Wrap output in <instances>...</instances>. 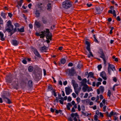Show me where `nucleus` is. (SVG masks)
<instances>
[{
	"instance_id": "1",
	"label": "nucleus",
	"mask_w": 121,
	"mask_h": 121,
	"mask_svg": "<svg viewBox=\"0 0 121 121\" xmlns=\"http://www.w3.org/2000/svg\"><path fill=\"white\" fill-rule=\"evenodd\" d=\"M10 96V94L9 92H5L3 94L1 97L6 102V103L9 104L12 103L10 100L8 98V97Z\"/></svg>"
},
{
	"instance_id": "2",
	"label": "nucleus",
	"mask_w": 121,
	"mask_h": 121,
	"mask_svg": "<svg viewBox=\"0 0 121 121\" xmlns=\"http://www.w3.org/2000/svg\"><path fill=\"white\" fill-rule=\"evenodd\" d=\"M98 53L100 55V57L103 59L104 64H106V60L108 59V57L105 56L103 51L101 48L99 49Z\"/></svg>"
},
{
	"instance_id": "3",
	"label": "nucleus",
	"mask_w": 121,
	"mask_h": 121,
	"mask_svg": "<svg viewBox=\"0 0 121 121\" xmlns=\"http://www.w3.org/2000/svg\"><path fill=\"white\" fill-rule=\"evenodd\" d=\"M62 6L64 8L68 9L71 6L72 4L70 0H66L63 2Z\"/></svg>"
},
{
	"instance_id": "4",
	"label": "nucleus",
	"mask_w": 121,
	"mask_h": 121,
	"mask_svg": "<svg viewBox=\"0 0 121 121\" xmlns=\"http://www.w3.org/2000/svg\"><path fill=\"white\" fill-rule=\"evenodd\" d=\"M8 28L6 29V31L9 32H11L13 29V26L12 24V23L10 20H9L7 23Z\"/></svg>"
},
{
	"instance_id": "5",
	"label": "nucleus",
	"mask_w": 121,
	"mask_h": 121,
	"mask_svg": "<svg viewBox=\"0 0 121 121\" xmlns=\"http://www.w3.org/2000/svg\"><path fill=\"white\" fill-rule=\"evenodd\" d=\"M108 71L109 75L111 74V70L113 71H116L115 66L112 65L110 64V63H108Z\"/></svg>"
},
{
	"instance_id": "6",
	"label": "nucleus",
	"mask_w": 121,
	"mask_h": 121,
	"mask_svg": "<svg viewBox=\"0 0 121 121\" xmlns=\"http://www.w3.org/2000/svg\"><path fill=\"white\" fill-rule=\"evenodd\" d=\"M49 31V29H47L45 31H45L46 32V38L47 39H50L51 40L52 35L51 33H50Z\"/></svg>"
},
{
	"instance_id": "7",
	"label": "nucleus",
	"mask_w": 121,
	"mask_h": 121,
	"mask_svg": "<svg viewBox=\"0 0 121 121\" xmlns=\"http://www.w3.org/2000/svg\"><path fill=\"white\" fill-rule=\"evenodd\" d=\"M31 48L32 51L36 56L39 58L41 57V55L37 49L33 47H31Z\"/></svg>"
},
{
	"instance_id": "8",
	"label": "nucleus",
	"mask_w": 121,
	"mask_h": 121,
	"mask_svg": "<svg viewBox=\"0 0 121 121\" xmlns=\"http://www.w3.org/2000/svg\"><path fill=\"white\" fill-rule=\"evenodd\" d=\"M68 70L70 75L71 76H73L75 70L74 68L72 67L71 69H68Z\"/></svg>"
},
{
	"instance_id": "9",
	"label": "nucleus",
	"mask_w": 121,
	"mask_h": 121,
	"mask_svg": "<svg viewBox=\"0 0 121 121\" xmlns=\"http://www.w3.org/2000/svg\"><path fill=\"white\" fill-rule=\"evenodd\" d=\"M72 89H70L69 87L68 86L65 88V91L67 95H69L70 94V92H72Z\"/></svg>"
},
{
	"instance_id": "10",
	"label": "nucleus",
	"mask_w": 121,
	"mask_h": 121,
	"mask_svg": "<svg viewBox=\"0 0 121 121\" xmlns=\"http://www.w3.org/2000/svg\"><path fill=\"white\" fill-rule=\"evenodd\" d=\"M72 82L73 85V87L74 90H75L76 88L78 86V85L76 82L74 80H72Z\"/></svg>"
},
{
	"instance_id": "11",
	"label": "nucleus",
	"mask_w": 121,
	"mask_h": 121,
	"mask_svg": "<svg viewBox=\"0 0 121 121\" xmlns=\"http://www.w3.org/2000/svg\"><path fill=\"white\" fill-rule=\"evenodd\" d=\"M87 80L86 78H84L83 79L82 81L81 82L82 86H86L87 87V85L86 84Z\"/></svg>"
},
{
	"instance_id": "12",
	"label": "nucleus",
	"mask_w": 121,
	"mask_h": 121,
	"mask_svg": "<svg viewBox=\"0 0 121 121\" xmlns=\"http://www.w3.org/2000/svg\"><path fill=\"white\" fill-rule=\"evenodd\" d=\"M6 80L7 82L8 83H11L12 80V78L10 76L7 75Z\"/></svg>"
},
{
	"instance_id": "13",
	"label": "nucleus",
	"mask_w": 121,
	"mask_h": 121,
	"mask_svg": "<svg viewBox=\"0 0 121 121\" xmlns=\"http://www.w3.org/2000/svg\"><path fill=\"white\" fill-rule=\"evenodd\" d=\"M95 9L96 10V13L97 14H100L102 11L99 7H96Z\"/></svg>"
},
{
	"instance_id": "14",
	"label": "nucleus",
	"mask_w": 121,
	"mask_h": 121,
	"mask_svg": "<svg viewBox=\"0 0 121 121\" xmlns=\"http://www.w3.org/2000/svg\"><path fill=\"white\" fill-rule=\"evenodd\" d=\"M105 114L108 117H109L111 118L112 116L114 114V112L113 111H112L110 112V114H109L108 112H105Z\"/></svg>"
},
{
	"instance_id": "15",
	"label": "nucleus",
	"mask_w": 121,
	"mask_h": 121,
	"mask_svg": "<svg viewBox=\"0 0 121 121\" xmlns=\"http://www.w3.org/2000/svg\"><path fill=\"white\" fill-rule=\"evenodd\" d=\"M85 44L87 45V46L86 47V49L87 50H89L90 49V43L87 41H86Z\"/></svg>"
},
{
	"instance_id": "16",
	"label": "nucleus",
	"mask_w": 121,
	"mask_h": 121,
	"mask_svg": "<svg viewBox=\"0 0 121 121\" xmlns=\"http://www.w3.org/2000/svg\"><path fill=\"white\" fill-rule=\"evenodd\" d=\"M12 44L15 46H16L17 45L19 44V42L17 40H16L13 39L12 41Z\"/></svg>"
},
{
	"instance_id": "17",
	"label": "nucleus",
	"mask_w": 121,
	"mask_h": 121,
	"mask_svg": "<svg viewBox=\"0 0 121 121\" xmlns=\"http://www.w3.org/2000/svg\"><path fill=\"white\" fill-rule=\"evenodd\" d=\"M46 32L45 31H42L41 33V34H40V38H43L45 37L46 36Z\"/></svg>"
},
{
	"instance_id": "18",
	"label": "nucleus",
	"mask_w": 121,
	"mask_h": 121,
	"mask_svg": "<svg viewBox=\"0 0 121 121\" xmlns=\"http://www.w3.org/2000/svg\"><path fill=\"white\" fill-rule=\"evenodd\" d=\"M48 49V47H46V46H44L43 47H42L41 49V51L42 52H46V51Z\"/></svg>"
},
{
	"instance_id": "19",
	"label": "nucleus",
	"mask_w": 121,
	"mask_h": 121,
	"mask_svg": "<svg viewBox=\"0 0 121 121\" xmlns=\"http://www.w3.org/2000/svg\"><path fill=\"white\" fill-rule=\"evenodd\" d=\"M35 24L36 26L38 28H39L41 26V24L39 22H38L36 20L35 21Z\"/></svg>"
},
{
	"instance_id": "20",
	"label": "nucleus",
	"mask_w": 121,
	"mask_h": 121,
	"mask_svg": "<svg viewBox=\"0 0 121 121\" xmlns=\"http://www.w3.org/2000/svg\"><path fill=\"white\" fill-rule=\"evenodd\" d=\"M18 31L20 32H24V26H22L20 29L18 28L17 29Z\"/></svg>"
},
{
	"instance_id": "21",
	"label": "nucleus",
	"mask_w": 121,
	"mask_h": 121,
	"mask_svg": "<svg viewBox=\"0 0 121 121\" xmlns=\"http://www.w3.org/2000/svg\"><path fill=\"white\" fill-rule=\"evenodd\" d=\"M70 116L72 118H73L74 116H75L78 118V117H79V115L77 113H72L71 114Z\"/></svg>"
},
{
	"instance_id": "22",
	"label": "nucleus",
	"mask_w": 121,
	"mask_h": 121,
	"mask_svg": "<svg viewBox=\"0 0 121 121\" xmlns=\"http://www.w3.org/2000/svg\"><path fill=\"white\" fill-rule=\"evenodd\" d=\"M102 93L104 92V87L102 86H100L99 89Z\"/></svg>"
},
{
	"instance_id": "23",
	"label": "nucleus",
	"mask_w": 121,
	"mask_h": 121,
	"mask_svg": "<svg viewBox=\"0 0 121 121\" xmlns=\"http://www.w3.org/2000/svg\"><path fill=\"white\" fill-rule=\"evenodd\" d=\"M0 36L1 40L3 41L4 40V34L2 32H0Z\"/></svg>"
},
{
	"instance_id": "24",
	"label": "nucleus",
	"mask_w": 121,
	"mask_h": 121,
	"mask_svg": "<svg viewBox=\"0 0 121 121\" xmlns=\"http://www.w3.org/2000/svg\"><path fill=\"white\" fill-rule=\"evenodd\" d=\"M72 105L70 103H68V104L66 105L67 108V109L68 110H70V107H72Z\"/></svg>"
},
{
	"instance_id": "25",
	"label": "nucleus",
	"mask_w": 121,
	"mask_h": 121,
	"mask_svg": "<svg viewBox=\"0 0 121 121\" xmlns=\"http://www.w3.org/2000/svg\"><path fill=\"white\" fill-rule=\"evenodd\" d=\"M47 6L48 10H50L52 8V5H51V3H49L48 4Z\"/></svg>"
},
{
	"instance_id": "26",
	"label": "nucleus",
	"mask_w": 121,
	"mask_h": 121,
	"mask_svg": "<svg viewBox=\"0 0 121 121\" xmlns=\"http://www.w3.org/2000/svg\"><path fill=\"white\" fill-rule=\"evenodd\" d=\"M28 85L30 87H31L33 85V82L32 80H30L28 82Z\"/></svg>"
},
{
	"instance_id": "27",
	"label": "nucleus",
	"mask_w": 121,
	"mask_h": 121,
	"mask_svg": "<svg viewBox=\"0 0 121 121\" xmlns=\"http://www.w3.org/2000/svg\"><path fill=\"white\" fill-rule=\"evenodd\" d=\"M42 21L43 23L44 24L46 23L47 22V19L43 17L42 18Z\"/></svg>"
},
{
	"instance_id": "28",
	"label": "nucleus",
	"mask_w": 121,
	"mask_h": 121,
	"mask_svg": "<svg viewBox=\"0 0 121 121\" xmlns=\"http://www.w3.org/2000/svg\"><path fill=\"white\" fill-rule=\"evenodd\" d=\"M35 14L36 15V16L37 17H39L40 15V13L39 12V11L36 10L35 12Z\"/></svg>"
},
{
	"instance_id": "29",
	"label": "nucleus",
	"mask_w": 121,
	"mask_h": 121,
	"mask_svg": "<svg viewBox=\"0 0 121 121\" xmlns=\"http://www.w3.org/2000/svg\"><path fill=\"white\" fill-rule=\"evenodd\" d=\"M6 14V13L2 12L1 13V15L4 19H5L6 18L5 15Z\"/></svg>"
},
{
	"instance_id": "30",
	"label": "nucleus",
	"mask_w": 121,
	"mask_h": 121,
	"mask_svg": "<svg viewBox=\"0 0 121 121\" xmlns=\"http://www.w3.org/2000/svg\"><path fill=\"white\" fill-rule=\"evenodd\" d=\"M100 76L101 77L104 76H106V74L105 72L104 71H103L101 73Z\"/></svg>"
},
{
	"instance_id": "31",
	"label": "nucleus",
	"mask_w": 121,
	"mask_h": 121,
	"mask_svg": "<svg viewBox=\"0 0 121 121\" xmlns=\"http://www.w3.org/2000/svg\"><path fill=\"white\" fill-rule=\"evenodd\" d=\"M84 87L82 88V90H83L84 92H85L86 90L88 88V86H87V87H86V86H83Z\"/></svg>"
},
{
	"instance_id": "32",
	"label": "nucleus",
	"mask_w": 121,
	"mask_h": 121,
	"mask_svg": "<svg viewBox=\"0 0 121 121\" xmlns=\"http://www.w3.org/2000/svg\"><path fill=\"white\" fill-rule=\"evenodd\" d=\"M94 74V73H92L91 72H89L88 75L87 76V78H88L89 77H91V76H93Z\"/></svg>"
},
{
	"instance_id": "33",
	"label": "nucleus",
	"mask_w": 121,
	"mask_h": 121,
	"mask_svg": "<svg viewBox=\"0 0 121 121\" xmlns=\"http://www.w3.org/2000/svg\"><path fill=\"white\" fill-rule=\"evenodd\" d=\"M48 88L49 91H51L52 90L53 88L52 86L51 85H49L48 86Z\"/></svg>"
},
{
	"instance_id": "34",
	"label": "nucleus",
	"mask_w": 121,
	"mask_h": 121,
	"mask_svg": "<svg viewBox=\"0 0 121 121\" xmlns=\"http://www.w3.org/2000/svg\"><path fill=\"white\" fill-rule=\"evenodd\" d=\"M66 62V60L65 59H62L60 60V62L62 64H64Z\"/></svg>"
},
{
	"instance_id": "35",
	"label": "nucleus",
	"mask_w": 121,
	"mask_h": 121,
	"mask_svg": "<svg viewBox=\"0 0 121 121\" xmlns=\"http://www.w3.org/2000/svg\"><path fill=\"white\" fill-rule=\"evenodd\" d=\"M33 67L32 66H30L28 68L29 71L30 72H31L33 70Z\"/></svg>"
},
{
	"instance_id": "36",
	"label": "nucleus",
	"mask_w": 121,
	"mask_h": 121,
	"mask_svg": "<svg viewBox=\"0 0 121 121\" xmlns=\"http://www.w3.org/2000/svg\"><path fill=\"white\" fill-rule=\"evenodd\" d=\"M82 114L85 116H88L89 115V114L88 113H85L83 112L82 111Z\"/></svg>"
},
{
	"instance_id": "37",
	"label": "nucleus",
	"mask_w": 121,
	"mask_h": 121,
	"mask_svg": "<svg viewBox=\"0 0 121 121\" xmlns=\"http://www.w3.org/2000/svg\"><path fill=\"white\" fill-rule=\"evenodd\" d=\"M82 64L79 63L77 66V67L78 68L80 69L82 67Z\"/></svg>"
},
{
	"instance_id": "38",
	"label": "nucleus",
	"mask_w": 121,
	"mask_h": 121,
	"mask_svg": "<svg viewBox=\"0 0 121 121\" xmlns=\"http://www.w3.org/2000/svg\"><path fill=\"white\" fill-rule=\"evenodd\" d=\"M14 25L15 27L17 28V27H19L20 26V25L18 23H15L14 24Z\"/></svg>"
},
{
	"instance_id": "39",
	"label": "nucleus",
	"mask_w": 121,
	"mask_h": 121,
	"mask_svg": "<svg viewBox=\"0 0 121 121\" xmlns=\"http://www.w3.org/2000/svg\"><path fill=\"white\" fill-rule=\"evenodd\" d=\"M111 91L110 90H108V92L107 94V95L109 96V97H110L111 94Z\"/></svg>"
},
{
	"instance_id": "40",
	"label": "nucleus",
	"mask_w": 121,
	"mask_h": 121,
	"mask_svg": "<svg viewBox=\"0 0 121 121\" xmlns=\"http://www.w3.org/2000/svg\"><path fill=\"white\" fill-rule=\"evenodd\" d=\"M98 116L96 115H95L94 116V120L95 121H97L98 120Z\"/></svg>"
},
{
	"instance_id": "41",
	"label": "nucleus",
	"mask_w": 121,
	"mask_h": 121,
	"mask_svg": "<svg viewBox=\"0 0 121 121\" xmlns=\"http://www.w3.org/2000/svg\"><path fill=\"white\" fill-rule=\"evenodd\" d=\"M3 22L2 18L0 17V24H3Z\"/></svg>"
},
{
	"instance_id": "42",
	"label": "nucleus",
	"mask_w": 121,
	"mask_h": 121,
	"mask_svg": "<svg viewBox=\"0 0 121 121\" xmlns=\"http://www.w3.org/2000/svg\"><path fill=\"white\" fill-rule=\"evenodd\" d=\"M113 14L114 16L115 17H116V11L114 9H113Z\"/></svg>"
},
{
	"instance_id": "43",
	"label": "nucleus",
	"mask_w": 121,
	"mask_h": 121,
	"mask_svg": "<svg viewBox=\"0 0 121 121\" xmlns=\"http://www.w3.org/2000/svg\"><path fill=\"white\" fill-rule=\"evenodd\" d=\"M111 28V29L109 33L110 34H111L112 33V30L114 29V28L113 27H112Z\"/></svg>"
},
{
	"instance_id": "44",
	"label": "nucleus",
	"mask_w": 121,
	"mask_h": 121,
	"mask_svg": "<svg viewBox=\"0 0 121 121\" xmlns=\"http://www.w3.org/2000/svg\"><path fill=\"white\" fill-rule=\"evenodd\" d=\"M81 107L82 110L83 111H85V106H84V105H82Z\"/></svg>"
},
{
	"instance_id": "45",
	"label": "nucleus",
	"mask_w": 121,
	"mask_h": 121,
	"mask_svg": "<svg viewBox=\"0 0 121 121\" xmlns=\"http://www.w3.org/2000/svg\"><path fill=\"white\" fill-rule=\"evenodd\" d=\"M22 62L24 64H26L27 63V61L25 59H23L22 61Z\"/></svg>"
},
{
	"instance_id": "46",
	"label": "nucleus",
	"mask_w": 121,
	"mask_h": 121,
	"mask_svg": "<svg viewBox=\"0 0 121 121\" xmlns=\"http://www.w3.org/2000/svg\"><path fill=\"white\" fill-rule=\"evenodd\" d=\"M113 80L115 82H117V78L115 77H114L113 79Z\"/></svg>"
},
{
	"instance_id": "47",
	"label": "nucleus",
	"mask_w": 121,
	"mask_h": 121,
	"mask_svg": "<svg viewBox=\"0 0 121 121\" xmlns=\"http://www.w3.org/2000/svg\"><path fill=\"white\" fill-rule=\"evenodd\" d=\"M102 67L101 65H99L98 66V68L99 70H100L102 68Z\"/></svg>"
},
{
	"instance_id": "48",
	"label": "nucleus",
	"mask_w": 121,
	"mask_h": 121,
	"mask_svg": "<svg viewBox=\"0 0 121 121\" xmlns=\"http://www.w3.org/2000/svg\"><path fill=\"white\" fill-rule=\"evenodd\" d=\"M88 51H89L90 53V56H91L92 57H93L94 56H93V54H92V52L91 51V49L90 50V51L89 50H88Z\"/></svg>"
},
{
	"instance_id": "49",
	"label": "nucleus",
	"mask_w": 121,
	"mask_h": 121,
	"mask_svg": "<svg viewBox=\"0 0 121 121\" xmlns=\"http://www.w3.org/2000/svg\"><path fill=\"white\" fill-rule=\"evenodd\" d=\"M75 110L74 108V107H73L72 108V109L71 110V112H75Z\"/></svg>"
},
{
	"instance_id": "50",
	"label": "nucleus",
	"mask_w": 121,
	"mask_h": 121,
	"mask_svg": "<svg viewBox=\"0 0 121 121\" xmlns=\"http://www.w3.org/2000/svg\"><path fill=\"white\" fill-rule=\"evenodd\" d=\"M101 83L100 82H98L96 84V86L98 87L99 85L101 84Z\"/></svg>"
},
{
	"instance_id": "51",
	"label": "nucleus",
	"mask_w": 121,
	"mask_h": 121,
	"mask_svg": "<svg viewBox=\"0 0 121 121\" xmlns=\"http://www.w3.org/2000/svg\"><path fill=\"white\" fill-rule=\"evenodd\" d=\"M68 120L69 121H73V120L72 118L71 117H69L68 118Z\"/></svg>"
},
{
	"instance_id": "52",
	"label": "nucleus",
	"mask_w": 121,
	"mask_h": 121,
	"mask_svg": "<svg viewBox=\"0 0 121 121\" xmlns=\"http://www.w3.org/2000/svg\"><path fill=\"white\" fill-rule=\"evenodd\" d=\"M78 111H81V109L80 106L79 104H78Z\"/></svg>"
},
{
	"instance_id": "53",
	"label": "nucleus",
	"mask_w": 121,
	"mask_h": 121,
	"mask_svg": "<svg viewBox=\"0 0 121 121\" xmlns=\"http://www.w3.org/2000/svg\"><path fill=\"white\" fill-rule=\"evenodd\" d=\"M114 118H113V120L115 121L117 120V121H118V120H117L118 117L115 116H114Z\"/></svg>"
},
{
	"instance_id": "54",
	"label": "nucleus",
	"mask_w": 121,
	"mask_h": 121,
	"mask_svg": "<svg viewBox=\"0 0 121 121\" xmlns=\"http://www.w3.org/2000/svg\"><path fill=\"white\" fill-rule=\"evenodd\" d=\"M88 93H87L85 94V95L84 96V98H86L88 96Z\"/></svg>"
},
{
	"instance_id": "55",
	"label": "nucleus",
	"mask_w": 121,
	"mask_h": 121,
	"mask_svg": "<svg viewBox=\"0 0 121 121\" xmlns=\"http://www.w3.org/2000/svg\"><path fill=\"white\" fill-rule=\"evenodd\" d=\"M76 99L77 101L78 102V103H79L80 102V98H77Z\"/></svg>"
},
{
	"instance_id": "56",
	"label": "nucleus",
	"mask_w": 121,
	"mask_h": 121,
	"mask_svg": "<svg viewBox=\"0 0 121 121\" xmlns=\"http://www.w3.org/2000/svg\"><path fill=\"white\" fill-rule=\"evenodd\" d=\"M116 19L118 21H121V19L119 16L117 17Z\"/></svg>"
},
{
	"instance_id": "57",
	"label": "nucleus",
	"mask_w": 121,
	"mask_h": 121,
	"mask_svg": "<svg viewBox=\"0 0 121 121\" xmlns=\"http://www.w3.org/2000/svg\"><path fill=\"white\" fill-rule=\"evenodd\" d=\"M73 65V64L72 63H69L68 64V66H72Z\"/></svg>"
},
{
	"instance_id": "58",
	"label": "nucleus",
	"mask_w": 121,
	"mask_h": 121,
	"mask_svg": "<svg viewBox=\"0 0 121 121\" xmlns=\"http://www.w3.org/2000/svg\"><path fill=\"white\" fill-rule=\"evenodd\" d=\"M64 101V100H59V102L60 103L62 104H63V102Z\"/></svg>"
},
{
	"instance_id": "59",
	"label": "nucleus",
	"mask_w": 121,
	"mask_h": 121,
	"mask_svg": "<svg viewBox=\"0 0 121 121\" xmlns=\"http://www.w3.org/2000/svg\"><path fill=\"white\" fill-rule=\"evenodd\" d=\"M106 107H107V106L106 105L104 106V107L103 108V111L104 112H105L106 111Z\"/></svg>"
},
{
	"instance_id": "60",
	"label": "nucleus",
	"mask_w": 121,
	"mask_h": 121,
	"mask_svg": "<svg viewBox=\"0 0 121 121\" xmlns=\"http://www.w3.org/2000/svg\"><path fill=\"white\" fill-rule=\"evenodd\" d=\"M72 99L71 97L70 96L67 99L68 101H70Z\"/></svg>"
},
{
	"instance_id": "61",
	"label": "nucleus",
	"mask_w": 121,
	"mask_h": 121,
	"mask_svg": "<svg viewBox=\"0 0 121 121\" xmlns=\"http://www.w3.org/2000/svg\"><path fill=\"white\" fill-rule=\"evenodd\" d=\"M72 96H73V98H76V95L74 93H73L72 94Z\"/></svg>"
},
{
	"instance_id": "62",
	"label": "nucleus",
	"mask_w": 121,
	"mask_h": 121,
	"mask_svg": "<svg viewBox=\"0 0 121 121\" xmlns=\"http://www.w3.org/2000/svg\"><path fill=\"white\" fill-rule=\"evenodd\" d=\"M74 91H75V92L77 95L78 94V93L80 92H78V90H76V89H75V90H74Z\"/></svg>"
},
{
	"instance_id": "63",
	"label": "nucleus",
	"mask_w": 121,
	"mask_h": 121,
	"mask_svg": "<svg viewBox=\"0 0 121 121\" xmlns=\"http://www.w3.org/2000/svg\"><path fill=\"white\" fill-rule=\"evenodd\" d=\"M88 7H90L92 5V4H89L87 3L86 4Z\"/></svg>"
},
{
	"instance_id": "64",
	"label": "nucleus",
	"mask_w": 121,
	"mask_h": 121,
	"mask_svg": "<svg viewBox=\"0 0 121 121\" xmlns=\"http://www.w3.org/2000/svg\"><path fill=\"white\" fill-rule=\"evenodd\" d=\"M8 15L10 18L12 16V15L11 13H8Z\"/></svg>"
}]
</instances>
